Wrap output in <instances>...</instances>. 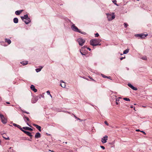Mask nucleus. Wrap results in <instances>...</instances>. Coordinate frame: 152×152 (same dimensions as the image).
<instances>
[{"label": "nucleus", "mask_w": 152, "mask_h": 152, "mask_svg": "<svg viewBox=\"0 0 152 152\" xmlns=\"http://www.w3.org/2000/svg\"><path fill=\"white\" fill-rule=\"evenodd\" d=\"M101 41V40L100 39H94L90 40V43L91 45L93 46L98 45H100L101 44H99V43Z\"/></svg>", "instance_id": "obj_1"}, {"label": "nucleus", "mask_w": 152, "mask_h": 152, "mask_svg": "<svg viewBox=\"0 0 152 152\" xmlns=\"http://www.w3.org/2000/svg\"><path fill=\"white\" fill-rule=\"evenodd\" d=\"M21 18L26 24H28L31 21L30 19L28 18L27 14L25 15L24 16L21 17Z\"/></svg>", "instance_id": "obj_2"}, {"label": "nucleus", "mask_w": 152, "mask_h": 152, "mask_svg": "<svg viewBox=\"0 0 152 152\" xmlns=\"http://www.w3.org/2000/svg\"><path fill=\"white\" fill-rule=\"evenodd\" d=\"M71 28L72 30L75 31L79 32L85 35L86 34L85 32H82L79 30L78 28L74 24L72 25Z\"/></svg>", "instance_id": "obj_3"}, {"label": "nucleus", "mask_w": 152, "mask_h": 152, "mask_svg": "<svg viewBox=\"0 0 152 152\" xmlns=\"http://www.w3.org/2000/svg\"><path fill=\"white\" fill-rule=\"evenodd\" d=\"M107 15L108 19L109 21L112 20L115 18V15L114 13H113L112 15L109 14H107Z\"/></svg>", "instance_id": "obj_4"}, {"label": "nucleus", "mask_w": 152, "mask_h": 152, "mask_svg": "<svg viewBox=\"0 0 152 152\" xmlns=\"http://www.w3.org/2000/svg\"><path fill=\"white\" fill-rule=\"evenodd\" d=\"M148 35L147 34H139L135 35V36L137 37H140L142 39H144L145 37L147 36Z\"/></svg>", "instance_id": "obj_5"}, {"label": "nucleus", "mask_w": 152, "mask_h": 152, "mask_svg": "<svg viewBox=\"0 0 152 152\" xmlns=\"http://www.w3.org/2000/svg\"><path fill=\"white\" fill-rule=\"evenodd\" d=\"M77 41L80 46L83 45V44L85 42V40L82 38H79L77 39Z\"/></svg>", "instance_id": "obj_6"}, {"label": "nucleus", "mask_w": 152, "mask_h": 152, "mask_svg": "<svg viewBox=\"0 0 152 152\" xmlns=\"http://www.w3.org/2000/svg\"><path fill=\"white\" fill-rule=\"evenodd\" d=\"M0 117L1 118V122L5 124L7 123V119L4 118V116L3 115L0 114Z\"/></svg>", "instance_id": "obj_7"}, {"label": "nucleus", "mask_w": 152, "mask_h": 152, "mask_svg": "<svg viewBox=\"0 0 152 152\" xmlns=\"http://www.w3.org/2000/svg\"><path fill=\"white\" fill-rule=\"evenodd\" d=\"M108 136L107 135H105L101 139V142L103 143H105L107 142V141L108 139Z\"/></svg>", "instance_id": "obj_8"}, {"label": "nucleus", "mask_w": 152, "mask_h": 152, "mask_svg": "<svg viewBox=\"0 0 152 152\" xmlns=\"http://www.w3.org/2000/svg\"><path fill=\"white\" fill-rule=\"evenodd\" d=\"M22 131L23 132L27 134L28 136L31 137V139L32 135L31 134V133L30 132H29L26 131L24 130H23V129L22 130Z\"/></svg>", "instance_id": "obj_9"}, {"label": "nucleus", "mask_w": 152, "mask_h": 152, "mask_svg": "<svg viewBox=\"0 0 152 152\" xmlns=\"http://www.w3.org/2000/svg\"><path fill=\"white\" fill-rule=\"evenodd\" d=\"M128 85L129 87L130 88H131L133 90H137V89L136 88L134 87V86H133L131 84L129 83Z\"/></svg>", "instance_id": "obj_10"}, {"label": "nucleus", "mask_w": 152, "mask_h": 152, "mask_svg": "<svg viewBox=\"0 0 152 152\" xmlns=\"http://www.w3.org/2000/svg\"><path fill=\"white\" fill-rule=\"evenodd\" d=\"M31 89L34 91L35 92L37 91V90L35 88V86L33 85H31Z\"/></svg>", "instance_id": "obj_11"}, {"label": "nucleus", "mask_w": 152, "mask_h": 152, "mask_svg": "<svg viewBox=\"0 0 152 152\" xmlns=\"http://www.w3.org/2000/svg\"><path fill=\"white\" fill-rule=\"evenodd\" d=\"M33 125L34 126H35L40 132L41 131V126L35 124H33Z\"/></svg>", "instance_id": "obj_12"}, {"label": "nucleus", "mask_w": 152, "mask_h": 152, "mask_svg": "<svg viewBox=\"0 0 152 152\" xmlns=\"http://www.w3.org/2000/svg\"><path fill=\"white\" fill-rule=\"evenodd\" d=\"M13 125L14 126H16V127H17L18 128H19L20 129L21 131H22V128H21V126H20L16 124H15V123H13Z\"/></svg>", "instance_id": "obj_13"}, {"label": "nucleus", "mask_w": 152, "mask_h": 152, "mask_svg": "<svg viewBox=\"0 0 152 152\" xmlns=\"http://www.w3.org/2000/svg\"><path fill=\"white\" fill-rule=\"evenodd\" d=\"M23 129L27 130H29L30 131H32L33 130V129L31 128L28 127H23Z\"/></svg>", "instance_id": "obj_14"}, {"label": "nucleus", "mask_w": 152, "mask_h": 152, "mask_svg": "<svg viewBox=\"0 0 152 152\" xmlns=\"http://www.w3.org/2000/svg\"><path fill=\"white\" fill-rule=\"evenodd\" d=\"M41 137V134H40L38 132L35 135V137L36 138H38L40 137Z\"/></svg>", "instance_id": "obj_15"}, {"label": "nucleus", "mask_w": 152, "mask_h": 152, "mask_svg": "<svg viewBox=\"0 0 152 152\" xmlns=\"http://www.w3.org/2000/svg\"><path fill=\"white\" fill-rule=\"evenodd\" d=\"M61 86L63 88H65L66 86L65 83H64L63 81H61Z\"/></svg>", "instance_id": "obj_16"}, {"label": "nucleus", "mask_w": 152, "mask_h": 152, "mask_svg": "<svg viewBox=\"0 0 152 152\" xmlns=\"http://www.w3.org/2000/svg\"><path fill=\"white\" fill-rule=\"evenodd\" d=\"M42 68H43L42 66H39V68L38 69H36V71L37 72H40Z\"/></svg>", "instance_id": "obj_17"}, {"label": "nucleus", "mask_w": 152, "mask_h": 152, "mask_svg": "<svg viewBox=\"0 0 152 152\" xmlns=\"http://www.w3.org/2000/svg\"><path fill=\"white\" fill-rule=\"evenodd\" d=\"M22 10L19 11H17L15 12V14L17 15H19L23 11Z\"/></svg>", "instance_id": "obj_18"}, {"label": "nucleus", "mask_w": 152, "mask_h": 152, "mask_svg": "<svg viewBox=\"0 0 152 152\" xmlns=\"http://www.w3.org/2000/svg\"><path fill=\"white\" fill-rule=\"evenodd\" d=\"M28 62L27 61H23L20 62L21 64H22L23 65H25L28 64Z\"/></svg>", "instance_id": "obj_19"}, {"label": "nucleus", "mask_w": 152, "mask_h": 152, "mask_svg": "<svg viewBox=\"0 0 152 152\" xmlns=\"http://www.w3.org/2000/svg\"><path fill=\"white\" fill-rule=\"evenodd\" d=\"M5 41L6 42H7L9 44H10L11 43V41L10 39H5Z\"/></svg>", "instance_id": "obj_20"}, {"label": "nucleus", "mask_w": 152, "mask_h": 152, "mask_svg": "<svg viewBox=\"0 0 152 152\" xmlns=\"http://www.w3.org/2000/svg\"><path fill=\"white\" fill-rule=\"evenodd\" d=\"M18 19L17 18H15L13 19V21L15 23H17L18 22Z\"/></svg>", "instance_id": "obj_21"}, {"label": "nucleus", "mask_w": 152, "mask_h": 152, "mask_svg": "<svg viewBox=\"0 0 152 152\" xmlns=\"http://www.w3.org/2000/svg\"><path fill=\"white\" fill-rule=\"evenodd\" d=\"M129 49H128L125 50L124 51L123 53L124 54H126L127 53L129 52Z\"/></svg>", "instance_id": "obj_22"}, {"label": "nucleus", "mask_w": 152, "mask_h": 152, "mask_svg": "<svg viewBox=\"0 0 152 152\" xmlns=\"http://www.w3.org/2000/svg\"><path fill=\"white\" fill-rule=\"evenodd\" d=\"M113 3L115 4V5H116L117 6H118V5L116 4L117 1L116 0H114L113 1Z\"/></svg>", "instance_id": "obj_23"}, {"label": "nucleus", "mask_w": 152, "mask_h": 152, "mask_svg": "<svg viewBox=\"0 0 152 152\" xmlns=\"http://www.w3.org/2000/svg\"><path fill=\"white\" fill-rule=\"evenodd\" d=\"M123 99L125 100V101H130V99L128 98H124Z\"/></svg>", "instance_id": "obj_24"}, {"label": "nucleus", "mask_w": 152, "mask_h": 152, "mask_svg": "<svg viewBox=\"0 0 152 152\" xmlns=\"http://www.w3.org/2000/svg\"><path fill=\"white\" fill-rule=\"evenodd\" d=\"M24 120H25V119H26V120L27 121H29V118L28 117H26L25 116H24Z\"/></svg>", "instance_id": "obj_25"}, {"label": "nucleus", "mask_w": 152, "mask_h": 152, "mask_svg": "<svg viewBox=\"0 0 152 152\" xmlns=\"http://www.w3.org/2000/svg\"><path fill=\"white\" fill-rule=\"evenodd\" d=\"M99 35V34L98 33H96L95 34V37H98Z\"/></svg>", "instance_id": "obj_26"}, {"label": "nucleus", "mask_w": 152, "mask_h": 152, "mask_svg": "<svg viewBox=\"0 0 152 152\" xmlns=\"http://www.w3.org/2000/svg\"><path fill=\"white\" fill-rule=\"evenodd\" d=\"M3 137L4 138H5L6 140H9L10 139L9 137H7L6 138V137H5L4 136H3Z\"/></svg>", "instance_id": "obj_27"}, {"label": "nucleus", "mask_w": 152, "mask_h": 152, "mask_svg": "<svg viewBox=\"0 0 152 152\" xmlns=\"http://www.w3.org/2000/svg\"><path fill=\"white\" fill-rule=\"evenodd\" d=\"M124 25L126 28L128 26V25L126 23H124Z\"/></svg>", "instance_id": "obj_28"}, {"label": "nucleus", "mask_w": 152, "mask_h": 152, "mask_svg": "<svg viewBox=\"0 0 152 152\" xmlns=\"http://www.w3.org/2000/svg\"><path fill=\"white\" fill-rule=\"evenodd\" d=\"M104 123L107 126H108L109 125V124L107 123V122L106 121H104Z\"/></svg>", "instance_id": "obj_29"}, {"label": "nucleus", "mask_w": 152, "mask_h": 152, "mask_svg": "<svg viewBox=\"0 0 152 152\" xmlns=\"http://www.w3.org/2000/svg\"><path fill=\"white\" fill-rule=\"evenodd\" d=\"M102 77L104 78H107V76H105L103 74H102Z\"/></svg>", "instance_id": "obj_30"}, {"label": "nucleus", "mask_w": 152, "mask_h": 152, "mask_svg": "<svg viewBox=\"0 0 152 152\" xmlns=\"http://www.w3.org/2000/svg\"><path fill=\"white\" fill-rule=\"evenodd\" d=\"M100 147L103 149H105V147L103 146H101Z\"/></svg>", "instance_id": "obj_31"}, {"label": "nucleus", "mask_w": 152, "mask_h": 152, "mask_svg": "<svg viewBox=\"0 0 152 152\" xmlns=\"http://www.w3.org/2000/svg\"><path fill=\"white\" fill-rule=\"evenodd\" d=\"M140 132L142 133L143 134H144L145 135L146 134V133L144 131H141Z\"/></svg>", "instance_id": "obj_32"}, {"label": "nucleus", "mask_w": 152, "mask_h": 152, "mask_svg": "<svg viewBox=\"0 0 152 152\" xmlns=\"http://www.w3.org/2000/svg\"><path fill=\"white\" fill-rule=\"evenodd\" d=\"M23 140H28V139H27V138H26V137H24L23 138Z\"/></svg>", "instance_id": "obj_33"}, {"label": "nucleus", "mask_w": 152, "mask_h": 152, "mask_svg": "<svg viewBox=\"0 0 152 152\" xmlns=\"http://www.w3.org/2000/svg\"><path fill=\"white\" fill-rule=\"evenodd\" d=\"M37 101V100L36 99L35 101L32 100V103H35Z\"/></svg>", "instance_id": "obj_34"}, {"label": "nucleus", "mask_w": 152, "mask_h": 152, "mask_svg": "<svg viewBox=\"0 0 152 152\" xmlns=\"http://www.w3.org/2000/svg\"><path fill=\"white\" fill-rule=\"evenodd\" d=\"M47 94H48V95H49L50 94V92L49 91H47Z\"/></svg>", "instance_id": "obj_35"}, {"label": "nucleus", "mask_w": 152, "mask_h": 152, "mask_svg": "<svg viewBox=\"0 0 152 152\" xmlns=\"http://www.w3.org/2000/svg\"><path fill=\"white\" fill-rule=\"evenodd\" d=\"M119 100H118L117 99H116V104H118V102H117Z\"/></svg>", "instance_id": "obj_36"}, {"label": "nucleus", "mask_w": 152, "mask_h": 152, "mask_svg": "<svg viewBox=\"0 0 152 152\" xmlns=\"http://www.w3.org/2000/svg\"><path fill=\"white\" fill-rule=\"evenodd\" d=\"M8 151H9V152H12V151H11V148H10V149H9V150Z\"/></svg>", "instance_id": "obj_37"}, {"label": "nucleus", "mask_w": 152, "mask_h": 152, "mask_svg": "<svg viewBox=\"0 0 152 152\" xmlns=\"http://www.w3.org/2000/svg\"><path fill=\"white\" fill-rule=\"evenodd\" d=\"M89 77V78H90V79H91V80H94V79H92V78L91 77H90V76H89V77Z\"/></svg>", "instance_id": "obj_38"}, {"label": "nucleus", "mask_w": 152, "mask_h": 152, "mask_svg": "<svg viewBox=\"0 0 152 152\" xmlns=\"http://www.w3.org/2000/svg\"><path fill=\"white\" fill-rule=\"evenodd\" d=\"M125 58V57H121L120 58V59H121V60H122L123 59Z\"/></svg>", "instance_id": "obj_39"}, {"label": "nucleus", "mask_w": 152, "mask_h": 152, "mask_svg": "<svg viewBox=\"0 0 152 152\" xmlns=\"http://www.w3.org/2000/svg\"><path fill=\"white\" fill-rule=\"evenodd\" d=\"M77 119L78 120H80V121H82V120H81L79 118H77Z\"/></svg>", "instance_id": "obj_40"}, {"label": "nucleus", "mask_w": 152, "mask_h": 152, "mask_svg": "<svg viewBox=\"0 0 152 152\" xmlns=\"http://www.w3.org/2000/svg\"><path fill=\"white\" fill-rule=\"evenodd\" d=\"M136 131H137V132H139V131H140V132L141 131H140L139 129H136Z\"/></svg>", "instance_id": "obj_41"}, {"label": "nucleus", "mask_w": 152, "mask_h": 152, "mask_svg": "<svg viewBox=\"0 0 152 152\" xmlns=\"http://www.w3.org/2000/svg\"><path fill=\"white\" fill-rule=\"evenodd\" d=\"M109 79H110V78H111V77H107Z\"/></svg>", "instance_id": "obj_42"}, {"label": "nucleus", "mask_w": 152, "mask_h": 152, "mask_svg": "<svg viewBox=\"0 0 152 152\" xmlns=\"http://www.w3.org/2000/svg\"><path fill=\"white\" fill-rule=\"evenodd\" d=\"M87 48L89 50H91V49L89 48Z\"/></svg>", "instance_id": "obj_43"}, {"label": "nucleus", "mask_w": 152, "mask_h": 152, "mask_svg": "<svg viewBox=\"0 0 152 152\" xmlns=\"http://www.w3.org/2000/svg\"><path fill=\"white\" fill-rule=\"evenodd\" d=\"M86 48V47H85V46H84V47H82V49H83L84 48Z\"/></svg>", "instance_id": "obj_44"}, {"label": "nucleus", "mask_w": 152, "mask_h": 152, "mask_svg": "<svg viewBox=\"0 0 152 152\" xmlns=\"http://www.w3.org/2000/svg\"><path fill=\"white\" fill-rule=\"evenodd\" d=\"M142 59L145 60H146V58H142Z\"/></svg>", "instance_id": "obj_45"}, {"label": "nucleus", "mask_w": 152, "mask_h": 152, "mask_svg": "<svg viewBox=\"0 0 152 152\" xmlns=\"http://www.w3.org/2000/svg\"><path fill=\"white\" fill-rule=\"evenodd\" d=\"M27 125H28V126H30V125L28 124V123H27Z\"/></svg>", "instance_id": "obj_46"}, {"label": "nucleus", "mask_w": 152, "mask_h": 152, "mask_svg": "<svg viewBox=\"0 0 152 152\" xmlns=\"http://www.w3.org/2000/svg\"><path fill=\"white\" fill-rule=\"evenodd\" d=\"M24 112L26 113L27 114H29V113H28V112Z\"/></svg>", "instance_id": "obj_47"}, {"label": "nucleus", "mask_w": 152, "mask_h": 152, "mask_svg": "<svg viewBox=\"0 0 152 152\" xmlns=\"http://www.w3.org/2000/svg\"><path fill=\"white\" fill-rule=\"evenodd\" d=\"M74 117L75 118H76V119H77V117L75 115H74Z\"/></svg>", "instance_id": "obj_48"}, {"label": "nucleus", "mask_w": 152, "mask_h": 152, "mask_svg": "<svg viewBox=\"0 0 152 152\" xmlns=\"http://www.w3.org/2000/svg\"><path fill=\"white\" fill-rule=\"evenodd\" d=\"M49 95H50V96L52 98V96H51V95L50 94H49Z\"/></svg>", "instance_id": "obj_49"}, {"label": "nucleus", "mask_w": 152, "mask_h": 152, "mask_svg": "<svg viewBox=\"0 0 152 152\" xmlns=\"http://www.w3.org/2000/svg\"><path fill=\"white\" fill-rule=\"evenodd\" d=\"M6 103L7 104H10V102H7Z\"/></svg>", "instance_id": "obj_50"}, {"label": "nucleus", "mask_w": 152, "mask_h": 152, "mask_svg": "<svg viewBox=\"0 0 152 152\" xmlns=\"http://www.w3.org/2000/svg\"><path fill=\"white\" fill-rule=\"evenodd\" d=\"M81 53L82 55H84V54H83L82 52H81Z\"/></svg>", "instance_id": "obj_51"}, {"label": "nucleus", "mask_w": 152, "mask_h": 152, "mask_svg": "<svg viewBox=\"0 0 152 152\" xmlns=\"http://www.w3.org/2000/svg\"><path fill=\"white\" fill-rule=\"evenodd\" d=\"M130 107L131 108H133V106H131Z\"/></svg>", "instance_id": "obj_52"}, {"label": "nucleus", "mask_w": 152, "mask_h": 152, "mask_svg": "<svg viewBox=\"0 0 152 152\" xmlns=\"http://www.w3.org/2000/svg\"><path fill=\"white\" fill-rule=\"evenodd\" d=\"M28 140L31 141V140Z\"/></svg>", "instance_id": "obj_53"}, {"label": "nucleus", "mask_w": 152, "mask_h": 152, "mask_svg": "<svg viewBox=\"0 0 152 152\" xmlns=\"http://www.w3.org/2000/svg\"><path fill=\"white\" fill-rule=\"evenodd\" d=\"M142 107H145L144 106H142Z\"/></svg>", "instance_id": "obj_54"}, {"label": "nucleus", "mask_w": 152, "mask_h": 152, "mask_svg": "<svg viewBox=\"0 0 152 152\" xmlns=\"http://www.w3.org/2000/svg\"><path fill=\"white\" fill-rule=\"evenodd\" d=\"M137 1H139V0H137Z\"/></svg>", "instance_id": "obj_55"}, {"label": "nucleus", "mask_w": 152, "mask_h": 152, "mask_svg": "<svg viewBox=\"0 0 152 152\" xmlns=\"http://www.w3.org/2000/svg\"><path fill=\"white\" fill-rule=\"evenodd\" d=\"M1 97H0V99H1Z\"/></svg>", "instance_id": "obj_56"}, {"label": "nucleus", "mask_w": 152, "mask_h": 152, "mask_svg": "<svg viewBox=\"0 0 152 152\" xmlns=\"http://www.w3.org/2000/svg\"><path fill=\"white\" fill-rule=\"evenodd\" d=\"M65 143H66H66H67V142H65Z\"/></svg>", "instance_id": "obj_57"}, {"label": "nucleus", "mask_w": 152, "mask_h": 152, "mask_svg": "<svg viewBox=\"0 0 152 152\" xmlns=\"http://www.w3.org/2000/svg\"><path fill=\"white\" fill-rule=\"evenodd\" d=\"M51 152H54L53 151H52Z\"/></svg>", "instance_id": "obj_58"}]
</instances>
